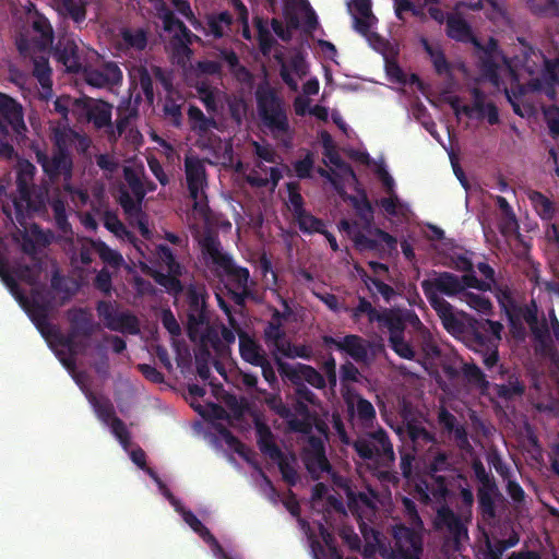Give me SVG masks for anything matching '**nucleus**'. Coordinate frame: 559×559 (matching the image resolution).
Instances as JSON below:
<instances>
[{"instance_id": "1", "label": "nucleus", "mask_w": 559, "mask_h": 559, "mask_svg": "<svg viewBox=\"0 0 559 559\" xmlns=\"http://www.w3.org/2000/svg\"><path fill=\"white\" fill-rule=\"evenodd\" d=\"M425 297L431 308L437 312L444 330L457 340L463 341L467 346L474 341L481 342L480 334L487 328L492 326L489 319H475L464 312H455L453 306L440 296V293L420 285Z\"/></svg>"}, {"instance_id": "2", "label": "nucleus", "mask_w": 559, "mask_h": 559, "mask_svg": "<svg viewBox=\"0 0 559 559\" xmlns=\"http://www.w3.org/2000/svg\"><path fill=\"white\" fill-rule=\"evenodd\" d=\"M258 115L261 123L274 138L289 133V120L284 100L266 80L261 82L254 92Z\"/></svg>"}, {"instance_id": "3", "label": "nucleus", "mask_w": 559, "mask_h": 559, "mask_svg": "<svg viewBox=\"0 0 559 559\" xmlns=\"http://www.w3.org/2000/svg\"><path fill=\"white\" fill-rule=\"evenodd\" d=\"M203 255L209 259L217 270H222L228 280L225 287L249 289L250 273L247 267L236 265L230 254L222 250V243L216 235L211 233L203 236L200 241Z\"/></svg>"}, {"instance_id": "4", "label": "nucleus", "mask_w": 559, "mask_h": 559, "mask_svg": "<svg viewBox=\"0 0 559 559\" xmlns=\"http://www.w3.org/2000/svg\"><path fill=\"white\" fill-rule=\"evenodd\" d=\"M391 544L381 549L384 559H421L424 552V528L396 523L390 530Z\"/></svg>"}, {"instance_id": "5", "label": "nucleus", "mask_w": 559, "mask_h": 559, "mask_svg": "<svg viewBox=\"0 0 559 559\" xmlns=\"http://www.w3.org/2000/svg\"><path fill=\"white\" fill-rule=\"evenodd\" d=\"M71 130L55 131L51 155L38 146L34 147L36 162L41 166L44 175H72L73 160L69 151L73 143Z\"/></svg>"}, {"instance_id": "6", "label": "nucleus", "mask_w": 559, "mask_h": 559, "mask_svg": "<svg viewBox=\"0 0 559 559\" xmlns=\"http://www.w3.org/2000/svg\"><path fill=\"white\" fill-rule=\"evenodd\" d=\"M209 298L210 295L204 285L191 284L185 292L187 333L191 341L200 337L202 329L210 324Z\"/></svg>"}, {"instance_id": "7", "label": "nucleus", "mask_w": 559, "mask_h": 559, "mask_svg": "<svg viewBox=\"0 0 559 559\" xmlns=\"http://www.w3.org/2000/svg\"><path fill=\"white\" fill-rule=\"evenodd\" d=\"M433 273L436 275L433 278L424 280L420 285L432 288L448 297L463 296L468 293L466 288H475L480 292L490 290V282L479 280L475 275L474 270L472 272H466L462 276H457L447 271Z\"/></svg>"}, {"instance_id": "8", "label": "nucleus", "mask_w": 559, "mask_h": 559, "mask_svg": "<svg viewBox=\"0 0 559 559\" xmlns=\"http://www.w3.org/2000/svg\"><path fill=\"white\" fill-rule=\"evenodd\" d=\"M380 330L389 332V338L406 334V328L409 325L423 338H426L428 331L419 320L418 316L412 310H402L399 308H383L376 320Z\"/></svg>"}, {"instance_id": "9", "label": "nucleus", "mask_w": 559, "mask_h": 559, "mask_svg": "<svg viewBox=\"0 0 559 559\" xmlns=\"http://www.w3.org/2000/svg\"><path fill=\"white\" fill-rule=\"evenodd\" d=\"M353 448L358 456L365 461L392 463L395 460L393 445L383 428L370 432L368 438H358L353 443Z\"/></svg>"}, {"instance_id": "10", "label": "nucleus", "mask_w": 559, "mask_h": 559, "mask_svg": "<svg viewBox=\"0 0 559 559\" xmlns=\"http://www.w3.org/2000/svg\"><path fill=\"white\" fill-rule=\"evenodd\" d=\"M26 132L23 106L15 98L0 92V134H14L19 138L24 136Z\"/></svg>"}, {"instance_id": "11", "label": "nucleus", "mask_w": 559, "mask_h": 559, "mask_svg": "<svg viewBox=\"0 0 559 559\" xmlns=\"http://www.w3.org/2000/svg\"><path fill=\"white\" fill-rule=\"evenodd\" d=\"M49 48L53 59L62 64L68 73L76 74L81 72L80 50L72 34H59L57 43L52 44Z\"/></svg>"}, {"instance_id": "12", "label": "nucleus", "mask_w": 559, "mask_h": 559, "mask_svg": "<svg viewBox=\"0 0 559 559\" xmlns=\"http://www.w3.org/2000/svg\"><path fill=\"white\" fill-rule=\"evenodd\" d=\"M503 326L500 322L492 321V326L487 328L480 334L481 342L474 341L468 345L469 348L478 352L483 356V364L490 370L496 367L499 361L498 344L501 340V331Z\"/></svg>"}, {"instance_id": "13", "label": "nucleus", "mask_w": 559, "mask_h": 559, "mask_svg": "<svg viewBox=\"0 0 559 559\" xmlns=\"http://www.w3.org/2000/svg\"><path fill=\"white\" fill-rule=\"evenodd\" d=\"M437 421L443 435L452 439L455 445L464 452L472 451L473 447L468 439V432L465 423H461L455 415L441 406L437 414Z\"/></svg>"}, {"instance_id": "14", "label": "nucleus", "mask_w": 559, "mask_h": 559, "mask_svg": "<svg viewBox=\"0 0 559 559\" xmlns=\"http://www.w3.org/2000/svg\"><path fill=\"white\" fill-rule=\"evenodd\" d=\"M75 108L85 115L88 122H92L95 129L102 130L110 127L112 116V105L105 100L92 103L90 98H75Z\"/></svg>"}, {"instance_id": "15", "label": "nucleus", "mask_w": 559, "mask_h": 559, "mask_svg": "<svg viewBox=\"0 0 559 559\" xmlns=\"http://www.w3.org/2000/svg\"><path fill=\"white\" fill-rule=\"evenodd\" d=\"M122 80V71L115 61H105L98 68L90 69L85 73L86 83L98 88L118 86Z\"/></svg>"}, {"instance_id": "16", "label": "nucleus", "mask_w": 559, "mask_h": 559, "mask_svg": "<svg viewBox=\"0 0 559 559\" xmlns=\"http://www.w3.org/2000/svg\"><path fill=\"white\" fill-rule=\"evenodd\" d=\"M521 67L530 75H533L540 62H544L545 70L551 81L559 80V60L547 59L540 50H535L532 46H524L522 51Z\"/></svg>"}, {"instance_id": "17", "label": "nucleus", "mask_w": 559, "mask_h": 559, "mask_svg": "<svg viewBox=\"0 0 559 559\" xmlns=\"http://www.w3.org/2000/svg\"><path fill=\"white\" fill-rule=\"evenodd\" d=\"M189 197L193 201V212L203 221H209L211 210L207 202V195L204 191L207 177H186Z\"/></svg>"}, {"instance_id": "18", "label": "nucleus", "mask_w": 559, "mask_h": 559, "mask_svg": "<svg viewBox=\"0 0 559 559\" xmlns=\"http://www.w3.org/2000/svg\"><path fill=\"white\" fill-rule=\"evenodd\" d=\"M275 361L280 376L294 385L296 399L316 405L318 402L317 395L306 385V383L300 381L296 371L292 368V365L283 361L278 357L275 358Z\"/></svg>"}, {"instance_id": "19", "label": "nucleus", "mask_w": 559, "mask_h": 559, "mask_svg": "<svg viewBox=\"0 0 559 559\" xmlns=\"http://www.w3.org/2000/svg\"><path fill=\"white\" fill-rule=\"evenodd\" d=\"M28 179H33V177H16L17 194L12 198V202L19 223H22V219H24L25 212L35 211L37 209L32 198L33 188L29 186Z\"/></svg>"}, {"instance_id": "20", "label": "nucleus", "mask_w": 559, "mask_h": 559, "mask_svg": "<svg viewBox=\"0 0 559 559\" xmlns=\"http://www.w3.org/2000/svg\"><path fill=\"white\" fill-rule=\"evenodd\" d=\"M254 429L259 450L270 459H281L283 452L274 441V435L269 425L259 416L254 417Z\"/></svg>"}, {"instance_id": "21", "label": "nucleus", "mask_w": 559, "mask_h": 559, "mask_svg": "<svg viewBox=\"0 0 559 559\" xmlns=\"http://www.w3.org/2000/svg\"><path fill=\"white\" fill-rule=\"evenodd\" d=\"M238 336L241 358L255 367L262 365L267 358L262 346L245 331H239Z\"/></svg>"}, {"instance_id": "22", "label": "nucleus", "mask_w": 559, "mask_h": 559, "mask_svg": "<svg viewBox=\"0 0 559 559\" xmlns=\"http://www.w3.org/2000/svg\"><path fill=\"white\" fill-rule=\"evenodd\" d=\"M266 404L271 411L286 421L289 431L307 430L308 424L304 420H298V417H296L292 408L282 401L281 396L271 395L266 399Z\"/></svg>"}, {"instance_id": "23", "label": "nucleus", "mask_w": 559, "mask_h": 559, "mask_svg": "<svg viewBox=\"0 0 559 559\" xmlns=\"http://www.w3.org/2000/svg\"><path fill=\"white\" fill-rule=\"evenodd\" d=\"M121 41L119 48L122 50L143 51L148 43V33L142 27H122L120 29Z\"/></svg>"}, {"instance_id": "24", "label": "nucleus", "mask_w": 559, "mask_h": 559, "mask_svg": "<svg viewBox=\"0 0 559 559\" xmlns=\"http://www.w3.org/2000/svg\"><path fill=\"white\" fill-rule=\"evenodd\" d=\"M376 205L388 218L405 219L411 212L409 206L396 193L378 199Z\"/></svg>"}, {"instance_id": "25", "label": "nucleus", "mask_w": 559, "mask_h": 559, "mask_svg": "<svg viewBox=\"0 0 559 559\" xmlns=\"http://www.w3.org/2000/svg\"><path fill=\"white\" fill-rule=\"evenodd\" d=\"M348 200L359 218L362 228L369 229L374 221V210L366 192L362 190L357 195L348 197Z\"/></svg>"}, {"instance_id": "26", "label": "nucleus", "mask_w": 559, "mask_h": 559, "mask_svg": "<svg viewBox=\"0 0 559 559\" xmlns=\"http://www.w3.org/2000/svg\"><path fill=\"white\" fill-rule=\"evenodd\" d=\"M368 343L359 335L348 334L342 338V344L338 345V350L345 352L355 361H366L368 357Z\"/></svg>"}, {"instance_id": "27", "label": "nucleus", "mask_w": 559, "mask_h": 559, "mask_svg": "<svg viewBox=\"0 0 559 559\" xmlns=\"http://www.w3.org/2000/svg\"><path fill=\"white\" fill-rule=\"evenodd\" d=\"M68 320L70 322V330L83 337L92 336L94 325L92 317L87 310L83 308L70 309L68 311Z\"/></svg>"}, {"instance_id": "28", "label": "nucleus", "mask_w": 559, "mask_h": 559, "mask_svg": "<svg viewBox=\"0 0 559 559\" xmlns=\"http://www.w3.org/2000/svg\"><path fill=\"white\" fill-rule=\"evenodd\" d=\"M58 12L71 19L74 23L81 24L87 16L86 0H55Z\"/></svg>"}, {"instance_id": "29", "label": "nucleus", "mask_w": 559, "mask_h": 559, "mask_svg": "<svg viewBox=\"0 0 559 559\" xmlns=\"http://www.w3.org/2000/svg\"><path fill=\"white\" fill-rule=\"evenodd\" d=\"M28 316L32 320V322L35 324L36 329L39 331V333L46 338H49V334L53 329L56 328L55 324H52L49 321V312L46 305L34 301L28 309Z\"/></svg>"}, {"instance_id": "30", "label": "nucleus", "mask_w": 559, "mask_h": 559, "mask_svg": "<svg viewBox=\"0 0 559 559\" xmlns=\"http://www.w3.org/2000/svg\"><path fill=\"white\" fill-rule=\"evenodd\" d=\"M340 228L346 231L353 239L355 247L359 250H376L379 247V242L376 239L367 237L358 228L357 222H350L342 219L340 222Z\"/></svg>"}, {"instance_id": "31", "label": "nucleus", "mask_w": 559, "mask_h": 559, "mask_svg": "<svg viewBox=\"0 0 559 559\" xmlns=\"http://www.w3.org/2000/svg\"><path fill=\"white\" fill-rule=\"evenodd\" d=\"M110 331L136 335L140 333V322L136 316L130 311L117 312L111 322L106 323Z\"/></svg>"}, {"instance_id": "32", "label": "nucleus", "mask_w": 559, "mask_h": 559, "mask_svg": "<svg viewBox=\"0 0 559 559\" xmlns=\"http://www.w3.org/2000/svg\"><path fill=\"white\" fill-rule=\"evenodd\" d=\"M292 368L296 371L300 381L308 383L311 386L322 390L326 386V380L314 367L305 364L292 365Z\"/></svg>"}, {"instance_id": "33", "label": "nucleus", "mask_w": 559, "mask_h": 559, "mask_svg": "<svg viewBox=\"0 0 559 559\" xmlns=\"http://www.w3.org/2000/svg\"><path fill=\"white\" fill-rule=\"evenodd\" d=\"M407 435L412 441L414 449L424 448L427 444L437 443L435 433L427 430L423 425L411 421L406 426Z\"/></svg>"}, {"instance_id": "34", "label": "nucleus", "mask_w": 559, "mask_h": 559, "mask_svg": "<svg viewBox=\"0 0 559 559\" xmlns=\"http://www.w3.org/2000/svg\"><path fill=\"white\" fill-rule=\"evenodd\" d=\"M447 35L457 41H469L473 39V34L468 23L457 16H449L447 21Z\"/></svg>"}, {"instance_id": "35", "label": "nucleus", "mask_w": 559, "mask_h": 559, "mask_svg": "<svg viewBox=\"0 0 559 559\" xmlns=\"http://www.w3.org/2000/svg\"><path fill=\"white\" fill-rule=\"evenodd\" d=\"M88 401L93 406L96 416L103 424L108 426L114 420V418L117 417L114 404L109 399H98L93 393H90Z\"/></svg>"}, {"instance_id": "36", "label": "nucleus", "mask_w": 559, "mask_h": 559, "mask_svg": "<svg viewBox=\"0 0 559 559\" xmlns=\"http://www.w3.org/2000/svg\"><path fill=\"white\" fill-rule=\"evenodd\" d=\"M348 156L354 162L366 165L373 170V175H390L383 158L374 160L365 151L350 150Z\"/></svg>"}, {"instance_id": "37", "label": "nucleus", "mask_w": 559, "mask_h": 559, "mask_svg": "<svg viewBox=\"0 0 559 559\" xmlns=\"http://www.w3.org/2000/svg\"><path fill=\"white\" fill-rule=\"evenodd\" d=\"M437 520L444 525L450 533L459 536L465 531L461 519L449 507H441L437 512Z\"/></svg>"}, {"instance_id": "38", "label": "nucleus", "mask_w": 559, "mask_h": 559, "mask_svg": "<svg viewBox=\"0 0 559 559\" xmlns=\"http://www.w3.org/2000/svg\"><path fill=\"white\" fill-rule=\"evenodd\" d=\"M33 29L40 36L38 46L41 50L48 49L53 44V28L48 19L43 15L35 19Z\"/></svg>"}, {"instance_id": "39", "label": "nucleus", "mask_w": 559, "mask_h": 559, "mask_svg": "<svg viewBox=\"0 0 559 559\" xmlns=\"http://www.w3.org/2000/svg\"><path fill=\"white\" fill-rule=\"evenodd\" d=\"M33 75L41 88H49L50 80H52V69L47 57L39 56L33 59Z\"/></svg>"}, {"instance_id": "40", "label": "nucleus", "mask_w": 559, "mask_h": 559, "mask_svg": "<svg viewBox=\"0 0 559 559\" xmlns=\"http://www.w3.org/2000/svg\"><path fill=\"white\" fill-rule=\"evenodd\" d=\"M294 219L299 229L305 234L323 233V227H325L321 218L313 216L306 210L294 216Z\"/></svg>"}, {"instance_id": "41", "label": "nucleus", "mask_w": 559, "mask_h": 559, "mask_svg": "<svg viewBox=\"0 0 559 559\" xmlns=\"http://www.w3.org/2000/svg\"><path fill=\"white\" fill-rule=\"evenodd\" d=\"M254 25L258 33L257 39L259 43L260 51L263 56H269L272 51V48L276 44V40L261 17H255Z\"/></svg>"}, {"instance_id": "42", "label": "nucleus", "mask_w": 559, "mask_h": 559, "mask_svg": "<svg viewBox=\"0 0 559 559\" xmlns=\"http://www.w3.org/2000/svg\"><path fill=\"white\" fill-rule=\"evenodd\" d=\"M530 200L536 213L544 221H551L555 215V207L552 202L542 192L533 191L530 194Z\"/></svg>"}, {"instance_id": "43", "label": "nucleus", "mask_w": 559, "mask_h": 559, "mask_svg": "<svg viewBox=\"0 0 559 559\" xmlns=\"http://www.w3.org/2000/svg\"><path fill=\"white\" fill-rule=\"evenodd\" d=\"M389 346L403 359L414 360L416 357L415 346L412 341L406 340V334L389 338Z\"/></svg>"}, {"instance_id": "44", "label": "nucleus", "mask_w": 559, "mask_h": 559, "mask_svg": "<svg viewBox=\"0 0 559 559\" xmlns=\"http://www.w3.org/2000/svg\"><path fill=\"white\" fill-rule=\"evenodd\" d=\"M530 11L538 16L559 15L558 0H525Z\"/></svg>"}, {"instance_id": "45", "label": "nucleus", "mask_w": 559, "mask_h": 559, "mask_svg": "<svg viewBox=\"0 0 559 559\" xmlns=\"http://www.w3.org/2000/svg\"><path fill=\"white\" fill-rule=\"evenodd\" d=\"M92 248L98 254L103 262L114 267H118L121 265L123 261L122 255L118 251L107 246L104 241H92Z\"/></svg>"}, {"instance_id": "46", "label": "nucleus", "mask_w": 559, "mask_h": 559, "mask_svg": "<svg viewBox=\"0 0 559 559\" xmlns=\"http://www.w3.org/2000/svg\"><path fill=\"white\" fill-rule=\"evenodd\" d=\"M79 336L81 335L70 329L68 333L64 334L56 326L49 334L48 340H53L58 345L68 348L71 355H75L79 347V343L76 342Z\"/></svg>"}, {"instance_id": "47", "label": "nucleus", "mask_w": 559, "mask_h": 559, "mask_svg": "<svg viewBox=\"0 0 559 559\" xmlns=\"http://www.w3.org/2000/svg\"><path fill=\"white\" fill-rule=\"evenodd\" d=\"M347 497L349 500L350 508H353L354 506H361L366 508L371 514H374L377 510L374 500L378 497L376 491L369 490V492L359 491L355 493L352 490H349L347 491Z\"/></svg>"}, {"instance_id": "48", "label": "nucleus", "mask_w": 559, "mask_h": 559, "mask_svg": "<svg viewBox=\"0 0 559 559\" xmlns=\"http://www.w3.org/2000/svg\"><path fill=\"white\" fill-rule=\"evenodd\" d=\"M425 51L430 56L435 71L437 74H449L451 66L447 60L444 53L440 49H435L426 39L423 40Z\"/></svg>"}, {"instance_id": "49", "label": "nucleus", "mask_w": 559, "mask_h": 559, "mask_svg": "<svg viewBox=\"0 0 559 559\" xmlns=\"http://www.w3.org/2000/svg\"><path fill=\"white\" fill-rule=\"evenodd\" d=\"M462 371L466 380L473 385L477 386L481 391L489 389V381L487 380L486 374L477 365L464 364Z\"/></svg>"}, {"instance_id": "50", "label": "nucleus", "mask_w": 559, "mask_h": 559, "mask_svg": "<svg viewBox=\"0 0 559 559\" xmlns=\"http://www.w3.org/2000/svg\"><path fill=\"white\" fill-rule=\"evenodd\" d=\"M116 198L127 215L135 216L141 213V203L134 199V197L130 193L128 188L123 186L120 187L118 189Z\"/></svg>"}, {"instance_id": "51", "label": "nucleus", "mask_w": 559, "mask_h": 559, "mask_svg": "<svg viewBox=\"0 0 559 559\" xmlns=\"http://www.w3.org/2000/svg\"><path fill=\"white\" fill-rule=\"evenodd\" d=\"M181 274L155 272L153 274L154 281L163 286L169 294L177 295L183 292L182 283L179 280Z\"/></svg>"}, {"instance_id": "52", "label": "nucleus", "mask_w": 559, "mask_h": 559, "mask_svg": "<svg viewBox=\"0 0 559 559\" xmlns=\"http://www.w3.org/2000/svg\"><path fill=\"white\" fill-rule=\"evenodd\" d=\"M498 497H500V492L477 495L478 509L484 520L490 521L497 516L496 499Z\"/></svg>"}, {"instance_id": "53", "label": "nucleus", "mask_w": 559, "mask_h": 559, "mask_svg": "<svg viewBox=\"0 0 559 559\" xmlns=\"http://www.w3.org/2000/svg\"><path fill=\"white\" fill-rule=\"evenodd\" d=\"M188 117L193 123L192 128L200 133H206L212 127L216 126L213 118H207L203 111L197 106H190Z\"/></svg>"}, {"instance_id": "54", "label": "nucleus", "mask_w": 559, "mask_h": 559, "mask_svg": "<svg viewBox=\"0 0 559 559\" xmlns=\"http://www.w3.org/2000/svg\"><path fill=\"white\" fill-rule=\"evenodd\" d=\"M156 254L169 273L182 274L180 263L176 260L173 250L167 245H158L156 247Z\"/></svg>"}, {"instance_id": "55", "label": "nucleus", "mask_w": 559, "mask_h": 559, "mask_svg": "<svg viewBox=\"0 0 559 559\" xmlns=\"http://www.w3.org/2000/svg\"><path fill=\"white\" fill-rule=\"evenodd\" d=\"M460 299L465 301L472 309L488 314L492 310V304L489 298L475 294V293H466L463 296H460Z\"/></svg>"}, {"instance_id": "56", "label": "nucleus", "mask_w": 559, "mask_h": 559, "mask_svg": "<svg viewBox=\"0 0 559 559\" xmlns=\"http://www.w3.org/2000/svg\"><path fill=\"white\" fill-rule=\"evenodd\" d=\"M381 311L377 310L365 297L358 298V305L352 309V319L358 321L362 314L368 317L370 323H374Z\"/></svg>"}, {"instance_id": "57", "label": "nucleus", "mask_w": 559, "mask_h": 559, "mask_svg": "<svg viewBox=\"0 0 559 559\" xmlns=\"http://www.w3.org/2000/svg\"><path fill=\"white\" fill-rule=\"evenodd\" d=\"M293 413L296 417H298V420H304L306 424H308L307 430L302 431H295L296 433H302V435H310L312 432L313 428V417L311 415V411L307 405V402L297 400L293 403L292 407Z\"/></svg>"}, {"instance_id": "58", "label": "nucleus", "mask_w": 559, "mask_h": 559, "mask_svg": "<svg viewBox=\"0 0 559 559\" xmlns=\"http://www.w3.org/2000/svg\"><path fill=\"white\" fill-rule=\"evenodd\" d=\"M138 84L140 85L147 103L152 105L155 97L153 79L146 67L141 66L138 69Z\"/></svg>"}, {"instance_id": "59", "label": "nucleus", "mask_w": 559, "mask_h": 559, "mask_svg": "<svg viewBox=\"0 0 559 559\" xmlns=\"http://www.w3.org/2000/svg\"><path fill=\"white\" fill-rule=\"evenodd\" d=\"M108 426L110 427L111 433L117 438L121 447L124 450H128L131 444V433L123 420L119 417H115Z\"/></svg>"}, {"instance_id": "60", "label": "nucleus", "mask_w": 559, "mask_h": 559, "mask_svg": "<svg viewBox=\"0 0 559 559\" xmlns=\"http://www.w3.org/2000/svg\"><path fill=\"white\" fill-rule=\"evenodd\" d=\"M108 426L110 427L111 433L117 438L121 447L124 450H128L131 444V433L123 420L119 417H115Z\"/></svg>"}, {"instance_id": "61", "label": "nucleus", "mask_w": 559, "mask_h": 559, "mask_svg": "<svg viewBox=\"0 0 559 559\" xmlns=\"http://www.w3.org/2000/svg\"><path fill=\"white\" fill-rule=\"evenodd\" d=\"M288 191V207L293 213V216L305 211V202L304 198L299 192V185L297 182H288L287 183Z\"/></svg>"}, {"instance_id": "62", "label": "nucleus", "mask_w": 559, "mask_h": 559, "mask_svg": "<svg viewBox=\"0 0 559 559\" xmlns=\"http://www.w3.org/2000/svg\"><path fill=\"white\" fill-rule=\"evenodd\" d=\"M356 411L359 420L366 426L372 424L376 419V409L371 402L365 397H358Z\"/></svg>"}, {"instance_id": "63", "label": "nucleus", "mask_w": 559, "mask_h": 559, "mask_svg": "<svg viewBox=\"0 0 559 559\" xmlns=\"http://www.w3.org/2000/svg\"><path fill=\"white\" fill-rule=\"evenodd\" d=\"M183 521L195 532L202 539L207 536L210 530L198 519V516L191 511L180 508L179 511Z\"/></svg>"}, {"instance_id": "64", "label": "nucleus", "mask_w": 559, "mask_h": 559, "mask_svg": "<svg viewBox=\"0 0 559 559\" xmlns=\"http://www.w3.org/2000/svg\"><path fill=\"white\" fill-rule=\"evenodd\" d=\"M549 133L552 138L559 136V107L550 105L543 110Z\"/></svg>"}]
</instances>
